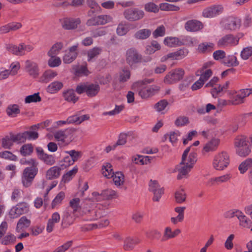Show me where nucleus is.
I'll return each instance as SVG.
<instances>
[{
	"instance_id": "obj_1",
	"label": "nucleus",
	"mask_w": 252,
	"mask_h": 252,
	"mask_svg": "<svg viewBox=\"0 0 252 252\" xmlns=\"http://www.w3.org/2000/svg\"><path fill=\"white\" fill-rule=\"evenodd\" d=\"M248 139L243 135L236 137L234 140L236 153L240 157H245L251 152Z\"/></svg>"
},
{
	"instance_id": "obj_2",
	"label": "nucleus",
	"mask_w": 252,
	"mask_h": 252,
	"mask_svg": "<svg viewBox=\"0 0 252 252\" xmlns=\"http://www.w3.org/2000/svg\"><path fill=\"white\" fill-rule=\"evenodd\" d=\"M152 81V79H144L135 83L134 85L139 88V95L142 98H147L150 97L158 91L159 88L156 86H151L147 88H143L144 85L151 83Z\"/></svg>"
},
{
	"instance_id": "obj_3",
	"label": "nucleus",
	"mask_w": 252,
	"mask_h": 252,
	"mask_svg": "<svg viewBox=\"0 0 252 252\" xmlns=\"http://www.w3.org/2000/svg\"><path fill=\"white\" fill-rule=\"evenodd\" d=\"M75 131L73 128L59 130L54 132V136L57 141L67 145L72 141Z\"/></svg>"
},
{
	"instance_id": "obj_4",
	"label": "nucleus",
	"mask_w": 252,
	"mask_h": 252,
	"mask_svg": "<svg viewBox=\"0 0 252 252\" xmlns=\"http://www.w3.org/2000/svg\"><path fill=\"white\" fill-rule=\"evenodd\" d=\"M230 163V157L229 154L222 151L218 153L214 157L213 166L217 170H223L227 168Z\"/></svg>"
},
{
	"instance_id": "obj_5",
	"label": "nucleus",
	"mask_w": 252,
	"mask_h": 252,
	"mask_svg": "<svg viewBox=\"0 0 252 252\" xmlns=\"http://www.w3.org/2000/svg\"><path fill=\"white\" fill-rule=\"evenodd\" d=\"M90 202V199H85L82 205H80V199L79 198H74L70 200L68 208L72 210V212L75 216L78 214H87L86 210Z\"/></svg>"
},
{
	"instance_id": "obj_6",
	"label": "nucleus",
	"mask_w": 252,
	"mask_h": 252,
	"mask_svg": "<svg viewBox=\"0 0 252 252\" xmlns=\"http://www.w3.org/2000/svg\"><path fill=\"white\" fill-rule=\"evenodd\" d=\"M6 50L10 53L17 56H24L26 53L31 52L33 47L30 44H20L18 46L13 44L6 45Z\"/></svg>"
},
{
	"instance_id": "obj_7",
	"label": "nucleus",
	"mask_w": 252,
	"mask_h": 252,
	"mask_svg": "<svg viewBox=\"0 0 252 252\" xmlns=\"http://www.w3.org/2000/svg\"><path fill=\"white\" fill-rule=\"evenodd\" d=\"M222 27L230 31H236L241 25V20L239 17L229 16L224 18L220 23Z\"/></svg>"
},
{
	"instance_id": "obj_8",
	"label": "nucleus",
	"mask_w": 252,
	"mask_h": 252,
	"mask_svg": "<svg viewBox=\"0 0 252 252\" xmlns=\"http://www.w3.org/2000/svg\"><path fill=\"white\" fill-rule=\"evenodd\" d=\"M37 173V168H26L22 176V183L26 188L30 187Z\"/></svg>"
},
{
	"instance_id": "obj_9",
	"label": "nucleus",
	"mask_w": 252,
	"mask_h": 252,
	"mask_svg": "<svg viewBox=\"0 0 252 252\" xmlns=\"http://www.w3.org/2000/svg\"><path fill=\"white\" fill-rule=\"evenodd\" d=\"M126 61L130 66H132L142 62V57L135 48H131L126 52Z\"/></svg>"
},
{
	"instance_id": "obj_10",
	"label": "nucleus",
	"mask_w": 252,
	"mask_h": 252,
	"mask_svg": "<svg viewBox=\"0 0 252 252\" xmlns=\"http://www.w3.org/2000/svg\"><path fill=\"white\" fill-rule=\"evenodd\" d=\"M125 19L129 21H136L143 18L145 16L144 12L137 8H129L124 12Z\"/></svg>"
},
{
	"instance_id": "obj_11",
	"label": "nucleus",
	"mask_w": 252,
	"mask_h": 252,
	"mask_svg": "<svg viewBox=\"0 0 252 252\" xmlns=\"http://www.w3.org/2000/svg\"><path fill=\"white\" fill-rule=\"evenodd\" d=\"M149 186L150 191L153 194V201H159L161 195L164 193L163 188L161 187L157 181L152 180L150 181Z\"/></svg>"
},
{
	"instance_id": "obj_12",
	"label": "nucleus",
	"mask_w": 252,
	"mask_h": 252,
	"mask_svg": "<svg viewBox=\"0 0 252 252\" xmlns=\"http://www.w3.org/2000/svg\"><path fill=\"white\" fill-rule=\"evenodd\" d=\"M29 211V205L26 202H22L12 207L9 212L12 219L17 218L20 215L27 213Z\"/></svg>"
},
{
	"instance_id": "obj_13",
	"label": "nucleus",
	"mask_w": 252,
	"mask_h": 252,
	"mask_svg": "<svg viewBox=\"0 0 252 252\" xmlns=\"http://www.w3.org/2000/svg\"><path fill=\"white\" fill-rule=\"evenodd\" d=\"M239 38L232 34H227L221 37L217 42V45L220 48L233 46L237 45Z\"/></svg>"
},
{
	"instance_id": "obj_14",
	"label": "nucleus",
	"mask_w": 252,
	"mask_h": 252,
	"mask_svg": "<svg viewBox=\"0 0 252 252\" xmlns=\"http://www.w3.org/2000/svg\"><path fill=\"white\" fill-rule=\"evenodd\" d=\"M184 75V70L178 68L169 72L165 77L164 81L167 84H172L182 79Z\"/></svg>"
},
{
	"instance_id": "obj_15",
	"label": "nucleus",
	"mask_w": 252,
	"mask_h": 252,
	"mask_svg": "<svg viewBox=\"0 0 252 252\" xmlns=\"http://www.w3.org/2000/svg\"><path fill=\"white\" fill-rule=\"evenodd\" d=\"M223 10V7L221 5H215L204 9L202 15L205 18H212L221 14Z\"/></svg>"
},
{
	"instance_id": "obj_16",
	"label": "nucleus",
	"mask_w": 252,
	"mask_h": 252,
	"mask_svg": "<svg viewBox=\"0 0 252 252\" xmlns=\"http://www.w3.org/2000/svg\"><path fill=\"white\" fill-rule=\"evenodd\" d=\"M78 44L70 47L63 57V62L65 63H70L74 61L78 56L77 48Z\"/></svg>"
},
{
	"instance_id": "obj_17",
	"label": "nucleus",
	"mask_w": 252,
	"mask_h": 252,
	"mask_svg": "<svg viewBox=\"0 0 252 252\" xmlns=\"http://www.w3.org/2000/svg\"><path fill=\"white\" fill-rule=\"evenodd\" d=\"M35 150L39 158L46 164L52 165L55 163V157L52 155L45 153L42 148L37 147Z\"/></svg>"
},
{
	"instance_id": "obj_18",
	"label": "nucleus",
	"mask_w": 252,
	"mask_h": 252,
	"mask_svg": "<svg viewBox=\"0 0 252 252\" xmlns=\"http://www.w3.org/2000/svg\"><path fill=\"white\" fill-rule=\"evenodd\" d=\"M20 68L19 63H12L9 66V69H6L0 72V80H4L8 78L9 75H15Z\"/></svg>"
},
{
	"instance_id": "obj_19",
	"label": "nucleus",
	"mask_w": 252,
	"mask_h": 252,
	"mask_svg": "<svg viewBox=\"0 0 252 252\" xmlns=\"http://www.w3.org/2000/svg\"><path fill=\"white\" fill-rule=\"evenodd\" d=\"M25 70L28 74L34 77H37L39 75V68L37 64L31 60L25 62Z\"/></svg>"
},
{
	"instance_id": "obj_20",
	"label": "nucleus",
	"mask_w": 252,
	"mask_h": 252,
	"mask_svg": "<svg viewBox=\"0 0 252 252\" xmlns=\"http://www.w3.org/2000/svg\"><path fill=\"white\" fill-rule=\"evenodd\" d=\"M80 23L81 21L79 18H65L63 19L62 26L65 30H74L77 28Z\"/></svg>"
},
{
	"instance_id": "obj_21",
	"label": "nucleus",
	"mask_w": 252,
	"mask_h": 252,
	"mask_svg": "<svg viewBox=\"0 0 252 252\" xmlns=\"http://www.w3.org/2000/svg\"><path fill=\"white\" fill-rule=\"evenodd\" d=\"M202 23L196 20L188 21L185 25V28L188 32H196L202 29Z\"/></svg>"
},
{
	"instance_id": "obj_22",
	"label": "nucleus",
	"mask_w": 252,
	"mask_h": 252,
	"mask_svg": "<svg viewBox=\"0 0 252 252\" xmlns=\"http://www.w3.org/2000/svg\"><path fill=\"white\" fill-rule=\"evenodd\" d=\"M193 167L185 165L180 162V164L177 165V170L179 172L177 176V179L180 180L183 178H187L189 173L190 171Z\"/></svg>"
},
{
	"instance_id": "obj_23",
	"label": "nucleus",
	"mask_w": 252,
	"mask_h": 252,
	"mask_svg": "<svg viewBox=\"0 0 252 252\" xmlns=\"http://www.w3.org/2000/svg\"><path fill=\"white\" fill-rule=\"evenodd\" d=\"M248 92L246 89L240 90L238 94L233 97L232 103L234 105H238L243 103L244 98L249 96Z\"/></svg>"
},
{
	"instance_id": "obj_24",
	"label": "nucleus",
	"mask_w": 252,
	"mask_h": 252,
	"mask_svg": "<svg viewBox=\"0 0 252 252\" xmlns=\"http://www.w3.org/2000/svg\"><path fill=\"white\" fill-rule=\"evenodd\" d=\"M188 52L187 50L184 49H180L176 52L168 54L167 56L163 57L161 58V61L164 62L168 58H171L173 60H179L185 57Z\"/></svg>"
},
{
	"instance_id": "obj_25",
	"label": "nucleus",
	"mask_w": 252,
	"mask_h": 252,
	"mask_svg": "<svg viewBox=\"0 0 252 252\" xmlns=\"http://www.w3.org/2000/svg\"><path fill=\"white\" fill-rule=\"evenodd\" d=\"M63 96L65 100L73 103L78 100V97L76 95L74 91L71 89L63 91Z\"/></svg>"
},
{
	"instance_id": "obj_26",
	"label": "nucleus",
	"mask_w": 252,
	"mask_h": 252,
	"mask_svg": "<svg viewBox=\"0 0 252 252\" xmlns=\"http://www.w3.org/2000/svg\"><path fill=\"white\" fill-rule=\"evenodd\" d=\"M61 167L54 166L49 169L46 172V178L48 180H53L58 178L61 174Z\"/></svg>"
},
{
	"instance_id": "obj_27",
	"label": "nucleus",
	"mask_w": 252,
	"mask_h": 252,
	"mask_svg": "<svg viewBox=\"0 0 252 252\" xmlns=\"http://www.w3.org/2000/svg\"><path fill=\"white\" fill-rule=\"evenodd\" d=\"M60 220V216L57 212L53 213L52 215L51 218H50L47 222L46 227V230L48 232H51L54 229L55 224L59 222Z\"/></svg>"
},
{
	"instance_id": "obj_28",
	"label": "nucleus",
	"mask_w": 252,
	"mask_h": 252,
	"mask_svg": "<svg viewBox=\"0 0 252 252\" xmlns=\"http://www.w3.org/2000/svg\"><path fill=\"white\" fill-rule=\"evenodd\" d=\"M31 225V220L25 217H21L18 220L16 230L18 232L23 231L25 229L29 227Z\"/></svg>"
},
{
	"instance_id": "obj_29",
	"label": "nucleus",
	"mask_w": 252,
	"mask_h": 252,
	"mask_svg": "<svg viewBox=\"0 0 252 252\" xmlns=\"http://www.w3.org/2000/svg\"><path fill=\"white\" fill-rule=\"evenodd\" d=\"M197 161V155L194 152H191L190 154L185 157H182L181 163L187 165H189L193 167L194 164Z\"/></svg>"
},
{
	"instance_id": "obj_30",
	"label": "nucleus",
	"mask_w": 252,
	"mask_h": 252,
	"mask_svg": "<svg viewBox=\"0 0 252 252\" xmlns=\"http://www.w3.org/2000/svg\"><path fill=\"white\" fill-rule=\"evenodd\" d=\"M100 87L97 84H87L86 94L89 97H94L97 94Z\"/></svg>"
},
{
	"instance_id": "obj_31",
	"label": "nucleus",
	"mask_w": 252,
	"mask_h": 252,
	"mask_svg": "<svg viewBox=\"0 0 252 252\" xmlns=\"http://www.w3.org/2000/svg\"><path fill=\"white\" fill-rule=\"evenodd\" d=\"M237 219L240 227L250 228L252 226V221L242 212Z\"/></svg>"
},
{
	"instance_id": "obj_32",
	"label": "nucleus",
	"mask_w": 252,
	"mask_h": 252,
	"mask_svg": "<svg viewBox=\"0 0 252 252\" xmlns=\"http://www.w3.org/2000/svg\"><path fill=\"white\" fill-rule=\"evenodd\" d=\"M208 64H210V63H206V64H204L202 68L200 71V77L199 79L204 82L208 80L212 75V71L211 69H208L206 70H204L207 67ZM197 75H199V74H197Z\"/></svg>"
},
{
	"instance_id": "obj_33",
	"label": "nucleus",
	"mask_w": 252,
	"mask_h": 252,
	"mask_svg": "<svg viewBox=\"0 0 252 252\" xmlns=\"http://www.w3.org/2000/svg\"><path fill=\"white\" fill-rule=\"evenodd\" d=\"M139 243V241L138 239L127 237L124 241L123 248L126 251H130L134 248L135 245Z\"/></svg>"
},
{
	"instance_id": "obj_34",
	"label": "nucleus",
	"mask_w": 252,
	"mask_h": 252,
	"mask_svg": "<svg viewBox=\"0 0 252 252\" xmlns=\"http://www.w3.org/2000/svg\"><path fill=\"white\" fill-rule=\"evenodd\" d=\"M102 52V49L99 47H95L89 50L87 52L88 61L91 62L97 58Z\"/></svg>"
},
{
	"instance_id": "obj_35",
	"label": "nucleus",
	"mask_w": 252,
	"mask_h": 252,
	"mask_svg": "<svg viewBox=\"0 0 252 252\" xmlns=\"http://www.w3.org/2000/svg\"><path fill=\"white\" fill-rule=\"evenodd\" d=\"M63 87V84L60 81H54L47 87V91L50 94L56 93Z\"/></svg>"
},
{
	"instance_id": "obj_36",
	"label": "nucleus",
	"mask_w": 252,
	"mask_h": 252,
	"mask_svg": "<svg viewBox=\"0 0 252 252\" xmlns=\"http://www.w3.org/2000/svg\"><path fill=\"white\" fill-rule=\"evenodd\" d=\"M219 142L220 141L218 139H213L206 144L203 148V151L210 152L215 150L219 144Z\"/></svg>"
},
{
	"instance_id": "obj_37",
	"label": "nucleus",
	"mask_w": 252,
	"mask_h": 252,
	"mask_svg": "<svg viewBox=\"0 0 252 252\" xmlns=\"http://www.w3.org/2000/svg\"><path fill=\"white\" fill-rule=\"evenodd\" d=\"M57 75V72L52 70H48L44 72L41 79L42 82L47 83L53 79Z\"/></svg>"
},
{
	"instance_id": "obj_38",
	"label": "nucleus",
	"mask_w": 252,
	"mask_h": 252,
	"mask_svg": "<svg viewBox=\"0 0 252 252\" xmlns=\"http://www.w3.org/2000/svg\"><path fill=\"white\" fill-rule=\"evenodd\" d=\"M242 211L236 209H232L227 210L223 213V217L226 219H232L235 217L239 218Z\"/></svg>"
},
{
	"instance_id": "obj_39",
	"label": "nucleus",
	"mask_w": 252,
	"mask_h": 252,
	"mask_svg": "<svg viewBox=\"0 0 252 252\" xmlns=\"http://www.w3.org/2000/svg\"><path fill=\"white\" fill-rule=\"evenodd\" d=\"M63 47V43L61 42H58L54 44L48 53L50 57H55L58 54L60 51Z\"/></svg>"
},
{
	"instance_id": "obj_40",
	"label": "nucleus",
	"mask_w": 252,
	"mask_h": 252,
	"mask_svg": "<svg viewBox=\"0 0 252 252\" xmlns=\"http://www.w3.org/2000/svg\"><path fill=\"white\" fill-rule=\"evenodd\" d=\"M20 112L19 107L17 104L9 105L6 109L7 114L11 117H15Z\"/></svg>"
},
{
	"instance_id": "obj_41",
	"label": "nucleus",
	"mask_w": 252,
	"mask_h": 252,
	"mask_svg": "<svg viewBox=\"0 0 252 252\" xmlns=\"http://www.w3.org/2000/svg\"><path fill=\"white\" fill-rule=\"evenodd\" d=\"M144 9L146 12L154 13H157L159 10V6L152 1L146 3Z\"/></svg>"
},
{
	"instance_id": "obj_42",
	"label": "nucleus",
	"mask_w": 252,
	"mask_h": 252,
	"mask_svg": "<svg viewBox=\"0 0 252 252\" xmlns=\"http://www.w3.org/2000/svg\"><path fill=\"white\" fill-rule=\"evenodd\" d=\"M214 48V44L210 42H204L199 45L198 50L201 53H207L212 51Z\"/></svg>"
},
{
	"instance_id": "obj_43",
	"label": "nucleus",
	"mask_w": 252,
	"mask_h": 252,
	"mask_svg": "<svg viewBox=\"0 0 252 252\" xmlns=\"http://www.w3.org/2000/svg\"><path fill=\"white\" fill-rule=\"evenodd\" d=\"M87 214L91 213V220L98 221L102 217V211L101 210H90L87 208Z\"/></svg>"
},
{
	"instance_id": "obj_44",
	"label": "nucleus",
	"mask_w": 252,
	"mask_h": 252,
	"mask_svg": "<svg viewBox=\"0 0 252 252\" xmlns=\"http://www.w3.org/2000/svg\"><path fill=\"white\" fill-rule=\"evenodd\" d=\"M186 193L183 189L177 190L175 193L176 202L178 203H182L186 201Z\"/></svg>"
},
{
	"instance_id": "obj_45",
	"label": "nucleus",
	"mask_w": 252,
	"mask_h": 252,
	"mask_svg": "<svg viewBox=\"0 0 252 252\" xmlns=\"http://www.w3.org/2000/svg\"><path fill=\"white\" fill-rule=\"evenodd\" d=\"M151 32L148 29H142L137 31L134 34L136 38L139 39H145L151 34Z\"/></svg>"
},
{
	"instance_id": "obj_46",
	"label": "nucleus",
	"mask_w": 252,
	"mask_h": 252,
	"mask_svg": "<svg viewBox=\"0 0 252 252\" xmlns=\"http://www.w3.org/2000/svg\"><path fill=\"white\" fill-rule=\"evenodd\" d=\"M159 8L162 11H178L180 9L179 7L178 6L166 2L160 3Z\"/></svg>"
},
{
	"instance_id": "obj_47",
	"label": "nucleus",
	"mask_w": 252,
	"mask_h": 252,
	"mask_svg": "<svg viewBox=\"0 0 252 252\" xmlns=\"http://www.w3.org/2000/svg\"><path fill=\"white\" fill-rule=\"evenodd\" d=\"M109 224V221L107 219L101 218L97 222L90 224L89 225L90 227L89 228L90 229H93L97 228H101L108 225Z\"/></svg>"
},
{
	"instance_id": "obj_48",
	"label": "nucleus",
	"mask_w": 252,
	"mask_h": 252,
	"mask_svg": "<svg viewBox=\"0 0 252 252\" xmlns=\"http://www.w3.org/2000/svg\"><path fill=\"white\" fill-rule=\"evenodd\" d=\"M33 151V147L31 144H25L22 146L20 152L23 156L30 155Z\"/></svg>"
},
{
	"instance_id": "obj_49",
	"label": "nucleus",
	"mask_w": 252,
	"mask_h": 252,
	"mask_svg": "<svg viewBox=\"0 0 252 252\" xmlns=\"http://www.w3.org/2000/svg\"><path fill=\"white\" fill-rule=\"evenodd\" d=\"M27 134L25 133V132L19 133L16 135L11 134V139L14 142L24 143L27 140Z\"/></svg>"
},
{
	"instance_id": "obj_50",
	"label": "nucleus",
	"mask_w": 252,
	"mask_h": 252,
	"mask_svg": "<svg viewBox=\"0 0 252 252\" xmlns=\"http://www.w3.org/2000/svg\"><path fill=\"white\" fill-rule=\"evenodd\" d=\"M112 177L115 185L117 186H120L124 183V175L122 172H116Z\"/></svg>"
},
{
	"instance_id": "obj_51",
	"label": "nucleus",
	"mask_w": 252,
	"mask_h": 252,
	"mask_svg": "<svg viewBox=\"0 0 252 252\" xmlns=\"http://www.w3.org/2000/svg\"><path fill=\"white\" fill-rule=\"evenodd\" d=\"M102 173L103 176L107 178H110L113 176L114 172L112 168V166L110 163H107L102 168Z\"/></svg>"
},
{
	"instance_id": "obj_52",
	"label": "nucleus",
	"mask_w": 252,
	"mask_h": 252,
	"mask_svg": "<svg viewBox=\"0 0 252 252\" xmlns=\"http://www.w3.org/2000/svg\"><path fill=\"white\" fill-rule=\"evenodd\" d=\"M130 76V72L129 70L126 68L122 69L119 73V81L121 82H125L127 81Z\"/></svg>"
},
{
	"instance_id": "obj_53",
	"label": "nucleus",
	"mask_w": 252,
	"mask_h": 252,
	"mask_svg": "<svg viewBox=\"0 0 252 252\" xmlns=\"http://www.w3.org/2000/svg\"><path fill=\"white\" fill-rule=\"evenodd\" d=\"M128 31V26L126 24L121 23L118 26L116 32L118 35L123 36L126 34Z\"/></svg>"
},
{
	"instance_id": "obj_54",
	"label": "nucleus",
	"mask_w": 252,
	"mask_h": 252,
	"mask_svg": "<svg viewBox=\"0 0 252 252\" xmlns=\"http://www.w3.org/2000/svg\"><path fill=\"white\" fill-rule=\"evenodd\" d=\"M252 163V159L247 158L242 162L239 166L238 169L241 174H244L248 169V167Z\"/></svg>"
},
{
	"instance_id": "obj_55",
	"label": "nucleus",
	"mask_w": 252,
	"mask_h": 252,
	"mask_svg": "<svg viewBox=\"0 0 252 252\" xmlns=\"http://www.w3.org/2000/svg\"><path fill=\"white\" fill-rule=\"evenodd\" d=\"M101 192L104 199H111L117 196V192L111 189L104 190Z\"/></svg>"
},
{
	"instance_id": "obj_56",
	"label": "nucleus",
	"mask_w": 252,
	"mask_h": 252,
	"mask_svg": "<svg viewBox=\"0 0 252 252\" xmlns=\"http://www.w3.org/2000/svg\"><path fill=\"white\" fill-rule=\"evenodd\" d=\"M41 100V98L39 96V94L37 93L26 96L25 99V102L26 103H31L40 102Z\"/></svg>"
},
{
	"instance_id": "obj_57",
	"label": "nucleus",
	"mask_w": 252,
	"mask_h": 252,
	"mask_svg": "<svg viewBox=\"0 0 252 252\" xmlns=\"http://www.w3.org/2000/svg\"><path fill=\"white\" fill-rule=\"evenodd\" d=\"M241 58L243 60L250 59L252 62V47H246L243 49L241 53Z\"/></svg>"
},
{
	"instance_id": "obj_58",
	"label": "nucleus",
	"mask_w": 252,
	"mask_h": 252,
	"mask_svg": "<svg viewBox=\"0 0 252 252\" xmlns=\"http://www.w3.org/2000/svg\"><path fill=\"white\" fill-rule=\"evenodd\" d=\"M180 41L178 38L173 37H166L164 40V43L170 47H174L179 45Z\"/></svg>"
},
{
	"instance_id": "obj_59",
	"label": "nucleus",
	"mask_w": 252,
	"mask_h": 252,
	"mask_svg": "<svg viewBox=\"0 0 252 252\" xmlns=\"http://www.w3.org/2000/svg\"><path fill=\"white\" fill-rule=\"evenodd\" d=\"M65 153L69 155V157L71 158V160L73 161L74 163L82 156L81 152L75 151L74 150L66 151Z\"/></svg>"
},
{
	"instance_id": "obj_60",
	"label": "nucleus",
	"mask_w": 252,
	"mask_h": 252,
	"mask_svg": "<svg viewBox=\"0 0 252 252\" xmlns=\"http://www.w3.org/2000/svg\"><path fill=\"white\" fill-rule=\"evenodd\" d=\"M65 194L63 192H60L53 200L52 203V208L55 207L56 206L60 204L62 200L64 198Z\"/></svg>"
},
{
	"instance_id": "obj_61",
	"label": "nucleus",
	"mask_w": 252,
	"mask_h": 252,
	"mask_svg": "<svg viewBox=\"0 0 252 252\" xmlns=\"http://www.w3.org/2000/svg\"><path fill=\"white\" fill-rule=\"evenodd\" d=\"M16 238L13 234H9L3 238L1 240V244L7 245L11 243H13L16 241Z\"/></svg>"
},
{
	"instance_id": "obj_62",
	"label": "nucleus",
	"mask_w": 252,
	"mask_h": 252,
	"mask_svg": "<svg viewBox=\"0 0 252 252\" xmlns=\"http://www.w3.org/2000/svg\"><path fill=\"white\" fill-rule=\"evenodd\" d=\"M168 102L165 99H162L155 104V108L158 112H161L168 105Z\"/></svg>"
},
{
	"instance_id": "obj_63",
	"label": "nucleus",
	"mask_w": 252,
	"mask_h": 252,
	"mask_svg": "<svg viewBox=\"0 0 252 252\" xmlns=\"http://www.w3.org/2000/svg\"><path fill=\"white\" fill-rule=\"evenodd\" d=\"M174 238L173 231L170 227H166L164 231L162 241H164Z\"/></svg>"
},
{
	"instance_id": "obj_64",
	"label": "nucleus",
	"mask_w": 252,
	"mask_h": 252,
	"mask_svg": "<svg viewBox=\"0 0 252 252\" xmlns=\"http://www.w3.org/2000/svg\"><path fill=\"white\" fill-rule=\"evenodd\" d=\"M50 59L48 60V65L52 67L59 66L61 63V60L59 57H50Z\"/></svg>"
}]
</instances>
